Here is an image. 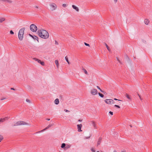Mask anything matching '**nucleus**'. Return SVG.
Instances as JSON below:
<instances>
[{"label":"nucleus","instance_id":"7ed1b4c3","mask_svg":"<svg viewBox=\"0 0 152 152\" xmlns=\"http://www.w3.org/2000/svg\"><path fill=\"white\" fill-rule=\"evenodd\" d=\"M57 8V5L54 3H50L49 5V10H50L52 11L55 10Z\"/></svg>","mask_w":152,"mask_h":152},{"label":"nucleus","instance_id":"6e6552de","mask_svg":"<svg viewBox=\"0 0 152 152\" xmlns=\"http://www.w3.org/2000/svg\"><path fill=\"white\" fill-rule=\"evenodd\" d=\"M34 60L36 61H37L38 63L40 64L41 65L44 66L45 65V63L43 61H42L36 58H34Z\"/></svg>","mask_w":152,"mask_h":152},{"label":"nucleus","instance_id":"f704fd0d","mask_svg":"<svg viewBox=\"0 0 152 152\" xmlns=\"http://www.w3.org/2000/svg\"><path fill=\"white\" fill-rule=\"evenodd\" d=\"M64 111H65L66 112H69V111L66 110V109H65L64 110Z\"/></svg>","mask_w":152,"mask_h":152},{"label":"nucleus","instance_id":"4d7b16f0","mask_svg":"<svg viewBox=\"0 0 152 152\" xmlns=\"http://www.w3.org/2000/svg\"><path fill=\"white\" fill-rule=\"evenodd\" d=\"M97 152H99V151H97Z\"/></svg>","mask_w":152,"mask_h":152},{"label":"nucleus","instance_id":"ea45409f","mask_svg":"<svg viewBox=\"0 0 152 152\" xmlns=\"http://www.w3.org/2000/svg\"><path fill=\"white\" fill-rule=\"evenodd\" d=\"M114 100H118V101H121V100H120L118 99H116V98H114Z\"/></svg>","mask_w":152,"mask_h":152},{"label":"nucleus","instance_id":"bb28decb","mask_svg":"<svg viewBox=\"0 0 152 152\" xmlns=\"http://www.w3.org/2000/svg\"><path fill=\"white\" fill-rule=\"evenodd\" d=\"M26 101L28 103H30V102H31V101H30V100L27 99H26Z\"/></svg>","mask_w":152,"mask_h":152},{"label":"nucleus","instance_id":"a18cd8bd","mask_svg":"<svg viewBox=\"0 0 152 152\" xmlns=\"http://www.w3.org/2000/svg\"><path fill=\"white\" fill-rule=\"evenodd\" d=\"M46 120L48 121H49L50 120V119H47Z\"/></svg>","mask_w":152,"mask_h":152},{"label":"nucleus","instance_id":"dca6fc26","mask_svg":"<svg viewBox=\"0 0 152 152\" xmlns=\"http://www.w3.org/2000/svg\"><path fill=\"white\" fill-rule=\"evenodd\" d=\"M54 103L56 104H58L59 103V99H56L54 101Z\"/></svg>","mask_w":152,"mask_h":152},{"label":"nucleus","instance_id":"412c9836","mask_svg":"<svg viewBox=\"0 0 152 152\" xmlns=\"http://www.w3.org/2000/svg\"><path fill=\"white\" fill-rule=\"evenodd\" d=\"M65 59L66 61L67 62L68 64H69L70 63L68 61V58L67 57V56H66L65 57Z\"/></svg>","mask_w":152,"mask_h":152},{"label":"nucleus","instance_id":"864d4df0","mask_svg":"<svg viewBox=\"0 0 152 152\" xmlns=\"http://www.w3.org/2000/svg\"><path fill=\"white\" fill-rule=\"evenodd\" d=\"M121 152H125L124 151H121Z\"/></svg>","mask_w":152,"mask_h":152},{"label":"nucleus","instance_id":"5701e85b","mask_svg":"<svg viewBox=\"0 0 152 152\" xmlns=\"http://www.w3.org/2000/svg\"><path fill=\"white\" fill-rule=\"evenodd\" d=\"M66 146V144L65 143H62V144H61V148H64Z\"/></svg>","mask_w":152,"mask_h":152},{"label":"nucleus","instance_id":"09e8293b","mask_svg":"<svg viewBox=\"0 0 152 152\" xmlns=\"http://www.w3.org/2000/svg\"><path fill=\"white\" fill-rule=\"evenodd\" d=\"M36 8H38V7H37V6H36Z\"/></svg>","mask_w":152,"mask_h":152},{"label":"nucleus","instance_id":"c85d7f7f","mask_svg":"<svg viewBox=\"0 0 152 152\" xmlns=\"http://www.w3.org/2000/svg\"><path fill=\"white\" fill-rule=\"evenodd\" d=\"M10 33L11 34H13L14 33L12 30H11L10 31Z\"/></svg>","mask_w":152,"mask_h":152},{"label":"nucleus","instance_id":"6e6d98bb","mask_svg":"<svg viewBox=\"0 0 152 152\" xmlns=\"http://www.w3.org/2000/svg\"><path fill=\"white\" fill-rule=\"evenodd\" d=\"M12 89L14 90L13 88H11Z\"/></svg>","mask_w":152,"mask_h":152},{"label":"nucleus","instance_id":"c756f323","mask_svg":"<svg viewBox=\"0 0 152 152\" xmlns=\"http://www.w3.org/2000/svg\"><path fill=\"white\" fill-rule=\"evenodd\" d=\"M91 151L92 152H95V150H94V149L93 148H92L91 149Z\"/></svg>","mask_w":152,"mask_h":152},{"label":"nucleus","instance_id":"a19ab883","mask_svg":"<svg viewBox=\"0 0 152 152\" xmlns=\"http://www.w3.org/2000/svg\"><path fill=\"white\" fill-rule=\"evenodd\" d=\"M118 0H114V2L116 3L117 1Z\"/></svg>","mask_w":152,"mask_h":152},{"label":"nucleus","instance_id":"37998d69","mask_svg":"<svg viewBox=\"0 0 152 152\" xmlns=\"http://www.w3.org/2000/svg\"><path fill=\"white\" fill-rule=\"evenodd\" d=\"M29 36H30L31 37H32V38L33 37V36H34L32 35H31L30 34H29Z\"/></svg>","mask_w":152,"mask_h":152},{"label":"nucleus","instance_id":"7c9ffc66","mask_svg":"<svg viewBox=\"0 0 152 152\" xmlns=\"http://www.w3.org/2000/svg\"><path fill=\"white\" fill-rule=\"evenodd\" d=\"M62 6L64 7H66L67 5L66 4H64L62 5Z\"/></svg>","mask_w":152,"mask_h":152},{"label":"nucleus","instance_id":"a211bd4d","mask_svg":"<svg viewBox=\"0 0 152 152\" xmlns=\"http://www.w3.org/2000/svg\"><path fill=\"white\" fill-rule=\"evenodd\" d=\"M5 20V18H0V23H1Z\"/></svg>","mask_w":152,"mask_h":152},{"label":"nucleus","instance_id":"aec40b11","mask_svg":"<svg viewBox=\"0 0 152 152\" xmlns=\"http://www.w3.org/2000/svg\"><path fill=\"white\" fill-rule=\"evenodd\" d=\"M17 124H26V123L23 121H20L18 122L17 123Z\"/></svg>","mask_w":152,"mask_h":152},{"label":"nucleus","instance_id":"f3484780","mask_svg":"<svg viewBox=\"0 0 152 152\" xmlns=\"http://www.w3.org/2000/svg\"><path fill=\"white\" fill-rule=\"evenodd\" d=\"M55 63L56 64V65L57 67V68H58L59 66V64L58 61L57 60H55Z\"/></svg>","mask_w":152,"mask_h":152},{"label":"nucleus","instance_id":"b1692460","mask_svg":"<svg viewBox=\"0 0 152 152\" xmlns=\"http://www.w3.org/2000/svg\"><path fill=\"white\" fill-rule=\"evenodd\" d=\"M3 136L0 135V142L3 139Z\"/></svg>","mask_w":152,"mask_h":152},{"label":"nucleus","instance_id":"3c124183","mask_svg":"<svg viewBox=\"0 0 152 152\" xmlns=\"http://www.w3.org/2000/svg\"><path fill=\"white\" fill-rule=\"evenodd\" d=\"M118 104H120V102H119V103H118Z\"/></svg>","mask_w":152,"mask_h":152},{"label":"nucleus","instance_id":"8fccbe9b","mask_svg":"<svg viewBox=\"0 0 152 152\" xmlns=\"http://www.w3.org/2000/svg\"><path fill=\"white\" fill-rule=\"evenodd\" d=\"M22 124H19V125H22ZM23 125H24V124H23Z\"/></svg>","mask_w":152,"mask_h":152},{"label":"nucleus","instance_id":"58836bf2","mask_svg":"<svg viewBox=\"0 0 152 152\" xmlns=\"http://www.w3.org/2000/svg\"><path fill=\"white\" fill-rule=\"evenodd\" d=\"M6 99V98H2L1 99V100H3L4 99Z\"/></svg>","mask_w":152,"mask_h":152},{"label":"nucleus","instance_id":"393cba45","mask_svg":"<svg viewBox=\"0 0 152 152\" xmlns=\"http://www.w3.org/2000/svg\"><path fill=\"white\" fill-rule=\"evenodd\" d=\"M96 87L98 89H99L100 91H101L102 92V93H104V91H102L101 89L100 88V87L98 86H96Z\"/></svg>","mask_w":152,"mask_h":152},{"label":"nucleus","instance_id":"79ce46f5","mask_svg":"<svg viewBox=\"0 0 152 152\" xmlns=\"http://www.w3.org/2000/svg\"><path fill=\"white\" fill-rule=\"evenodd\" d=\"M55 44H56V45H58V43L56 41H55Z\"/></svg>","mask_w":152,"mask_h":152},{"label":"nucleus","instance_id":"de8ad7c7","mask_svg":"<svg viewBox=\"0 0 152 152\" xmlns=\"http://www.w3.org/2000/svg\"><path fill=\"white\" fill-rule=\"evenodd\" d=\"M113 152H117V151H113Z\"/></svg>","mask_w":152,"mask_h":152},{"label":"nucleus","instance_id":"39448f33","mask_svg":"<svg viewBox=\"0 0 152 152\" xmlns=\"http://www.w3.org/2000/svg\"><path fill=\"white\" fill-rule=\"evenodd\" d=\"M105 102L107 104H111L115 103L114 101L112 99H106L104 100Z\"/></svg>","mask_w":152,"mask_h":152},{"label":"nucleus","instance_id":"e433bc0d","mask_svg":"<svg viewBox=\"0 0 152 152\" xmlns=\"http://www.w3.org/2000/svg\"><path fill=\"white\" fill-rule=\"evenodd\" d=\"M109 113H110L111 115H113V113L111 111L109 112Z\"/></svg>","mask_w":152,"mask_h":152},{"label":"nucleus","instance_id":"f03ea898","mask_svg":"<svg viewBox=\"0 0 152 152\" xmlns=\"http://www.w3.org/2000/svg\"><path fill=\"white\" fill-rule=\"evenodd\" d=\"M25 29L24 28H22L20 29L19 31L18 37L20 41L23 40V39Z\"/></svg>","mask_w":152,"mask_h":152},{"label":"nucleus","instance_id":"49530a36","mask_svg":"<svg viewBox=\"0 0 152 152\" xmlns=\"http://www.w3.org/2000/svg\"><path fill=\"white\" fill-rule=\"evenodd\" d=\"M129 126H130L131 127H132V126L131 125H130Z\"/></svg>","mask_w":152,"mask_h":152},{"label":"nucleus","instance_id":"0eeeda50","mask_svg":"<svg viewBox=\"0 0 152 152\" xmlns=\"http://www.w3.org/2000/svg\"><path fill=\"white\" fill-rule=\"evenodd\" d=\"M91 93L92 95H96L98 93L96 89L92 88L91 90Z\"/></svg>","mask_w":152,"mask_h":152},{"label":"nucleus","instance_id":"c03bdc74","mask_svg":"<svg viewBox=\"0 0 152 152\" xmlns=\"http://www.w3.org/2000/svg\"><path fill=\"white\" fill-rule=\"evenodd\" d=\"M138 95L139 96V98H140V99H141V100H142L140 96V95L139 94H138Z\"/></svg>","mask_w":152,"mask_h":152},{"label":"nucleus","instance_id":"4c0bfd02","mask_svg":"<svg viewBox=\"0 0 152 152\" xmlns=\"http://www.w3.org/2000/svg\"><path fill=\"white\" fill-rule=\"evenodd\" d=\"M82 121H83L82 120L80 119L78 120V121L79 122H83Z\"/></svg>","mask_w":152,"mask_h":152},{"label":"nucleus","instance_id":"4be33fe9","mask_svg":"<svg viewBox=\"0 0 152 152\" xmlns=\"http://www.w3.org/2000/svg\"><path fill=\"white\" fill-rule=\"evenodd\" d=\"M83 71L85 73L86 75H88V73L87 72V71L86 70V69H83Z\"/></svg>","mask_w":152,"mask_h":152},{"label":"nucleus","instance_id":"c9c22d12","mask_svg":"<svg viewBox=\"0 0 152 152\" xmlns=\"http://www.w3.org/2000/svg\"><path fill=\"white\" fill-rule=\"evenodd\" d=\"M90 136H89L88 137H86L84 138V139H88L90 138Z\"/></svg>","mask_w":152,"mask_h":152},{"label":"nucleus","instance_id":"f8f14e48","mask_svg":"<svg viewBox=\"0 0 152 152\" xmlns=\"http://www.w3.org/2000/svg\"><path fill=\"white\" fill-rule=\"evenodd\" d=\"M150 22L149 20L147 19H145L144 20V23L146 25H148L149 24Z\"/></svg>","mask_w":152,"mask_h":152},{"label":"nucleus","instance_id":"2eb2a0df","mask_svg":"<svg viewBox=\"0 0 152 152\" xmlns=\"http://www.w3.org/2000/svg\"><path fill=\"white\" fill-rule=\"evenodd\" d=\"M32 38L34 39V40H37L38 42H39V40H38V38L36 36H34L32 37Z\"/></svg>","mask_w":152,"mask_h":152},{"label":"nucleus","instance_id":"a878e982","mask_svg":"<svg viewBox=\"0 0 152 152\" xmlns=\"http://www.w3.org/2000/svg\"><path fill=\"white\" fill-rule=\"evenodd\" d=\"M98 94H99V96L100 97H102V98L104 96L102 94H101V93H98Z\"/></svg>","mask_w":152,"mask_h":152},{"label":"nucleus","instance_id":"f257e3e1","mask_svg":"<svg viewBox=\"0 0 152 152\" xmlns=\"http://www.w3.org/2000/svg\"><path fill=\"white\" fill-rule=\"evenodd\" d=\"M37 33L40 37L44 39H47L49 36L48 32L44 29H39Z\"/></svg>","mask_w":152,"mask_h":152},{"label":"nucleus","instance_id":"423d86ee","mask_svg":"<svg viewBox=\"0 0 152 152\" xmlns=\"http://www.w3.org/2000/svg\"><path fill=\"white\" fill-rule=\"evenodd\" d=\"M53 126V124H49L48 126H47L45 129H44L42 130L41 131H39L38 132H36V133H40L41 132H43L44 131H45L46 130H47L48 129H49L50 128H51V127Z\"/></svg>","mask_w":152,"mask_h":152},{"label":"nucleus","instance_id":"cd10ccee","mask_svg":"<svg viewBox=\"0 0 152 152\" xmlns=\"http://www.w3.org/2000/svg\"><path fill=\"white\" fill-rule=\"evenodd\" d=\"M70 146H71L70 145H67L65 147V148L68 149V148H70Z\"/></svg>","mask_w":152,"mask_h":152},{"label":"nucleus","instance_id":"ddd939ff","mask_svg":"<svg viewBox=\"0 0 152 152\" xmlns=\"http://www.w3.org/2000/svg\"><path fill=\"white\" fill-rule=\"evenodd\" d=\"M102 140V137H100L98 140L97 143V146H98V145L100 144V143H101V140Z\"/></svg>","mask_w":152,"mask_h":152},{"label":"nucleus","instance_id":"603ef678","mask_svg":"<svg viewBox=\"0 0 152 152\" xmlns=\"http://www.w3.org/2000/svg\"><path fill=\"white\" fill-rule=\"evenodd\" d=\"M104 94H105V92L104 91V93H103Z\"/></svg>","mask_w":152,"mask_h":152},{"label":"nucleus","instance_id":"1a4fd4ad","mask_svg":"<svg viewBox=\"0 0 152 152\" xmlns=\"http://www.w3.org/2000/svg\"><path fill=\"white\" fill-rule=\"evenodd\" d=\"M9 118V117L7 116L4 118H0V123H3L4 122L7 120Z\"/></svg>","mask_w":152,"mask_h":152},{"label":"nucleus","instance_id":"5fc2aeb1","mask_svg":"<svg viewBox=\"0 0 152 152\" xmlns=\"http://www.w3.org/2000/svg\"><path fill=\"white\" fill-rule=\"evenodd\" d=\"M16 126V125L15 124V125H13V126Z\"/></svg>","mask_w":152,"mask_h":152},{"label":"nucleus","instance_id":"9d476101","mask_svg":"<svg viewBox=\"0 0 152 152\" xmlns=\"http://www.w3.org/2000/svg\"><path fill=\"white\" fill-rule=\"evenodd\" d=\"M77 126L78 131V132L82 131V130H81V128L82 126V124H78L77 125Z\"/></svg>","mask_w":152,"mask_h":152},{"label":"nucleus","instance_id":"20e7f679","mask_svg":"<svg viewBox=\"0 0 152 152\" xmlns=\"http://www.w3.org/2000/svg\"><path fill=\"white\" fill-rule=\"evenodd\" d=\"M30 28L31 30L33 32H35L37 31V27L34 24H32L31 25Z\"/></svg>","mask_w":152,"mask_h":152},{"label":"nucleus","instance_id":"6ab92c4d","mask_svg":"<svg viewBox=\"0 0 152 152\" xmlns=\"http://www.w3.org/2000/svg\"><path fill=\"white\" fill-rule=\"evenodd\" d=\"M104 44L105 45L107 49L109 51H110V49L109 48V47L107 45L106 43H105Z\"/></svg>","mask_w":152,"mask_h":152},{"label":"nucleus","instance_id":"2f4dec72","mask_svg":"<svg viewBox=\"0 0 152 152\" xmlns=\"http://www.w3.org/2000/svg\"><path fill=\"white\" fill-rule=\"evenodd\" d=\"M114 107H117L119 108H120V107L119 106L117 105H114Z\"/></svg>","mask_w":152,"mask_h":152},{"label":"nucleus","instance_id":"72a5a7b5","mask_svg":"<svg viewBox=\"0 0 152 152\" xmlns=\"http://www.w3.org/2000/svg\"><path fill=\"white\" fill-rule=\"evenodd\" d=\"M93 125V126L95 128H96V124H92Z\"/></svg>","mask_w":152,"mask_h":152},{"label":"nucleus","instance_id":"473e14b6","mask_svg":"<svg viewBox=\"0 0 152 152\" xmlns=\"http://www.w3.org/2000/svg\"><path fill=\"white\" fill-rule=\"evenodd\" d=\"M84 44H85V45H86V46H90L89 45V44H87L85 42Z\"/></svg>","mask_w":152,"mask_h":152},{"label":"nucleus","instance_id":"4468645a","mask_svg":"<svg viewBox=\"0 0 152 152\" xmlns=\"http://www.w3.org/2000/svg\"><path fill=\"white\" fill-rule=\"evenodd\" d=\"M125 96L129 100H131V97L128 94H126L125 95Z\"/></svg>","mask_w":152,"mask_h":152},{"label":"nucleus","instance_id":"9b49d317","mask_svg":"<svg viewBox=\"0 0 152 152\" xmlns=\"http://www.w3.org/2000/svg\"><path fill=\"white\" fill-rule=\"evenodd\" d=\"M72 7L73 9L75 10L76 11L78 12L79 11V9L76 6L73 5Z\"/></svg>","mask_w":152,"mask_h":152}]
</instances>
